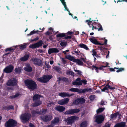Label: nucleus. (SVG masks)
Masks as SVG:
<instances>
[{
  "instance_id": "338daca9",
  "label": "nucleus",
  "mask_w": 127,
  "mask_h": 127,
  "mask_svg": "<svg viewBox=\"0 0 127 127\" xmlns=\"http://www.w3.org/2000/svg\"><path fill=\"white\" fill-rule=\"evenodd\" d=\"M38 52L41 53H43V50H38Z\"/></svg>"
},
{
  "instance_id": "4d7b16f0",
  "label": "nucleus",
  "mask_w": 127,
  "mask_h": 127,
  "mask_svg": "<svg viewBox=\"0 0 127 127\" xmlns=\"http://www.w3.org/2000/svg\"><path fill=\"white\" fill-rule=\"evenodd\" d=\"M48 31H54V29L52 28H50L48 29Z\"/></svg>"
},
{
  "instance_id": "a19ab883",
  "label": "nucleus",
  "mask_w": 127,
  "mask_h": 127,
  "mask_svg": "<svg viewBox=\"0 0 127 127\" xmlns=\"http://www.w3.org/2000/svg\"><path fill=\"white\" fill-rule=\"evenodd\" d=\"M95 96L94 95H91L89 96L90 100L91 101H93L95 99Z\"/></svg>"
},
{
  "instance_id": "4be33fe9",
  "label": "nucleus",
  "mask_w": 127,
  "mask_h": 127,
  "mask_svg": "<svg viewBox=\"0 0 127 127\" xmlns=\"http://www.w3.org/2000/svg\"><path fill=\"white\" fill-rule=\"evenodd\" d=\"M34 63V64L38 65H41V61L40 59H34L33 60Z\"/></svg>"
},
{
  "instance_id": "5701e85b",
  "label": "nucleus",
  "mask_w": 127,
  "mask_h": 127,
  "mask_svg": "<svg viewBox=\"0 0 127 127\" xmlns=\"http://www.w3.org/2000/svg\"><path fill=\"white\" fill-rule=\"evenodd\" d=\"M65 58L66 59H67L71 61H72L73 62H74L75 59L74 57L70 55H66L65 56Z\"/></svg>"
},
{
  "instance_id": "e433bc0d",
  "label": "nucleus",
  "mask_w": 127,
  "mask_h": 127,
  "mask_svg": "<svg viewBox=\"0 0 127 127\" xmlns=\"http://www.w3.org/2000/svg\"><path fill=\"white\" fill-rule=\"evenodd\" d=\"M26 43H24L23 44L19 45L20 49L21 50H23L26 47Z\"/></svg>"
},
{
  "instance_id": "2eb2a0df",
  "label": "nucleus",
  "mask_w": 127,
  "mask_h": 127,
  "mask_svg": "<svg viewBox=\"0 0 127 127\" xmlns=\"http://www.w3.org/2000/svg\"><path fill=\"white\" fill-rule=\"evenodd\" d=\"M52 118L51 115H45L41 117V118L43 121H48L50 120Z\"/></svg>"
},
{
  "instance_id": "4468645a",
  "label": "nucleus",
  "mask_w": 127,
  "mask_h": 127,
  "mask_svg": "<svg viewBox=\"0 0 127 127\" xmlns=\"http://www.w3.org/2000/svg\"><path fill=\"white\" fill-rule=\"evenodd\" d=\"M80 111L79 109H71L65 112L66 114H70L76 113L79 112Z\"/></svg>"
},
{
  "instance_id": "0e129e2a",
  "label": "nucleus",
  "mask_w": 127,
  "mask_h": 127,
  "mask_svg": "<svg viewBox=\"0 0 127 127\" xmlns=\"http://www.w3.org/2000/svg\"><path fill=\"white\" fill-rule=\"evenodd\" d=\"M105 102H104L102 100L101 101V102H100V104L101 105H105Z\"/></svg>"
},
{
  "instance_id": "e2e57ef3",
  "label": "nucleus",
  "mask_w": 127,
  "mask_h": 127,
  "mask_svg": "<svg viewBox=\"0 0 127 127\" xmlns=\"http://www.w3.org/2000/svg\"><path fill=\"white\" fill-rule=\"evenodd\" d=\"M110 125L109 124H106V125L104 126L103 127H110Z\"/></svg>"
},
{
  "instance_id": "39448f33",
  "label": "nucleus",
  "mask_w": 127,
  "mask_h": 127,
  "mask_svg": "<svg viewBox=\"0 0 127 127\" xmlns=\"http://www.w3.org/2000/svg\"><path fill=\"white\" fill-rule=\"evenodd\" d=\"M78 119L77 117L73 116L65 119V121L66 122L67 125H69L72 124L75 120H78Z\"/></svg>"
},
{
  "instance_id": "f3484780",
  "label": "nucleus",
  "mask_w": 127,
  "mask_h": 127,
  "mask_svg": "<svg viewBox=\"0 0 127 127\" xmlns=\"http://www.w3.org/2000/svg\"><path fill=\"white\" fill-rule=\"evenodd\" d=\"M59 52V50L57 48H53L50 49L48 50V53L49 54L52 53H57Z\"/></svg>"
},
{
  "instance_id": "f03ea898",
  "label": "nucleus",
  "mask_w": 127,
  "mask_h": 127,
  "mask_svg": "<svg viewBox=\"0 0 127 127\" xmlns=\"http://www.w3.org/2000/svg\"><path fill=\"white\" fill-rule=\"evenodd\" d=\"M26 85L29 89L34 90L37 87L36 83L31 80H27L24 81Z\"/></svg>"
},
{
  "instance_id": "423d86ee",
  "label": "nucleus",
  "mask_w": 127,
  "mask_h": 127,
  "mask_svg": "<svg viewBox=\"0 0 127 127\" xmlns=\"http://www.w3.org/2000/svg\"><path fill=\"white\" fill-rule=\"evenodd\" d=\"M52 77V76L47 75L44 76L42 78H37L36 80L42 82L46 83L48 82Z\"/></svg>"
},
{
  "instance_id": "6e6552de",
  "label": "nucleus",
  "mask_w": 127,
  "mask_h": 127,
  "mask_svg": "<svg viewBox=\"0 0 127 127\" xmlns=\"http://www.w3.org/2000/svg\"><path fill=\"white\" fill-rule=\"evenodd\" d=\"M18 82L15 78L9 80L7 83L6 84L8 86H14L17 85Z\"/></svg>"
},
{
  "instance_id": "79ce46f5",
  "label": "nucleus",
  "mask_w": 127,
  "mask_h": 127,
  "mask_svg": "<svg viewBox=\"0 0 127 127\" xmlns=\"http://www.w3.org/2000/svg\"><path fill=\"white\" fill-rule=\"evenodd\" d=\"M60 45L62 46H65L67 45V42H66L62 41L60 43Z\"/></svg>"
},
{
  "instance_id": "09e8293b",
  "label": "nucleus",
  "mask_w": 127,
  "mask_h": 127,
  "mask_svg": "<svg viewBox=\"0 0 127 127\" xmlns=\"http://www.w3.org/2000/svg\"><path fill=\"white\" fill-rule=\"evenodd\" d=\"M66 74L70 75H73L74 74V72L71 71H68L67 72Z\"/></svg>"
},
{
  "instance_id": "72a5a7b5",
  "label": "nucleus",
  "mask_w": 127,
  "mask_h": 127,
  "mask_svg": "<svg viewBox=\"0 0 127 127\" xmlns=\"http://www.w3.org/2000/svg\"><path fill=\"white\" fill-rule=\"evenodd\" d=\"M60 0L64 6V8H65V10H66L67 11H68L65 2L64 1V0Z\"/></svg>"
},
{
  "instance_id": "a878e982",
  "label": "nucleus",
  "mask_w": 127,
  "mask_h": 127,
  "mask_svg": "<svg viewBox=\"0 0 127 127\" xmlns=\"http://www.w3.org/2000/svg\"><path fill=\"white\" fill-rule=\"evenodd\" d=\"M91 89H85L79 90V93H84L86 92H90L91 91Z\"/></svg>"
},
{
  "instance_id": "c85d7f7f",
  "label": "nucleus",
  "mask_w": 127,
  "mask_h": 127,
  "mask_svg": "<svg viewBox=\"0 0 127 127\" xmlns=\"http://www.w3.org/2000/svg\"><path fill=\"white\" fill-rule=\"evenodd\" d=\"M39 113V112L37 110H33L32 112V115L33 116H37Z\"/></svg>"
},
{
  "instance_id": "c03bdc74",
  "label": "nucleus",
  "mask_w": 127,
  "mask_h": 127,
  "mask_svg": "<svg viewBox=\"0 0 127 127\" xmlns=\"http://www.w3.org/2000/svg\"><path fill=\"white\" fill-rule=\"evenodd\" d=\"M110 87V86L109 85H106L104 88L102 89V91H104L105 90H108V89L109 88V87Z\"/></svg>"
},
{
  "instance_id": "b1692460",
  "label": "nucleus",
  "mask_w": 127,
  "mask_h": 127,
  "mask_svg": "<svg viewBox=\"0 0 127 127\" xmlns=\"http://www.w3.org/2000/svg\"><path fill=\"white\" fill-rule=\"evenodd\" d=\"M65 108L63 106H59L56 107L55 109L58 111L63 112Z\"/></svg>"
},
{
  "instance_id": "9d476101",
  "label": "nucleus",
  "mask_w": 127,
  "mask_h": 127,
  "mask_svg": "<svg viewBox=\"0 0 127 127\" xmlns=\"http://www.w3.org/2000/svg\"><path fill=\"white\" fill-rule=\"evenodd\" d=\"M43 43L42 41L41 40L37 43L31 45L29 47L32 49L38 48L41 46Z\"/></svg>"
},
{
  "instance_id": "603ef678",
  "label": "nucleus",
  "mask_w": 127,
  "mask_h": 127,
  "mask_svg": "<svg viewBox=\"0 0 127 127\" xmlns=\"http://www.w3.org/2000/svg\"><path fill=\"white\" fill-rule=\"evenodd\" d=\"M92 52L93 53L92 55L94 57V56H95L97 54L96 52L95 51L93 50H92Z\"/></svg>"
},
{
  "instance_id": "bf43d9fd",
  "label": "nucleus",
  "mask_w": 127,
  "mask_h": 127,
  "mask_svg": "<svg viewBox=\"0 0 127 127\" xmlns=\"http://www.w3.org/2000/svg\"><path fill=\"white\" fill-rule=\"evenodd\" d=\"M54 104L53 103H50L47 104V106L48 107L50 106L51 105H52Z\"/></svg>"
},
{
  "instance_id": "393cba45",
  "label": "nucleus",
  "mask_w": 127,
  "mask_h": 127,
  "mask_svg": "<svg viewBox=\"0 0 127 127\" xmlns=\"http://www.w3.org/2000/svg\"><path fill=\"white\" fill-rule=\"evenodd\" d=\"M120 115V114L119 112H117L116 113L111 115V119L114 120L116 119L117 116H119Z\"/></svg>"
},
{
  "instance_id": "58836bf2",
  "label": "nucleus",
  "mask_w": 127,
  "mask_h": 127,
  "mask_svg": "<svg viewBox=\"0 0 127 127\" xmlns=\"http://www.w3.org/2000/svg\"><path fill=\"white\" fill-rule=\"evenodd\" d=\"M104 109L105 108H99L96 110L97 113H99L102 112L104 110Z\"/></svg>"
},
{
  "instance_id": "412c9836",
  "label": "nucleus",
  "mask_w": 127,
  "mask_h": 127,
  "mask_svg": "<svg viewBox=\"0 0 127 127\" xmlns=\"http://www.w3.org/2000/svg\"><path fill=\"white\" fill-rule=\"evenodd\" d=\"M90 40L93 43L98 45L100 44L98 42L97 40L94 37H92L90 39Z\"/></svg>"
},
{
  "instance_id": "f704fd0d",
  "label": "nucleus",
  "mask_w": 127,
  "mask_h": 127,
  "mask_svg": "<svg viewBox=\"0 0 127 127\" xmlns=\"http://www.w3.org/2000/svg\"><path fill=\"white\" fill-rule=\"evenodd\" d=\"M22 70V68L21 67H18L16 68L15 69V72L16 73L19 74L20 73L21 71Z\"/></svg>"
},
{
  "instance_id": "6ab92c4d",
  "label": "nucleus",
  "mask_w": 127,
  "mask_h": 127,
  "mask_svg": "<svg viewBox=\"0 0 127 127\" xmlns=\"http://www.w3.org/2000/svg\"><path fill=\"white\" fill-rule=\"evenodd\" d=\"M57 37H65L64 38L65 39H69L71 38L70 36H65V33H62L57 34L56 35Z\"/></svg>"
},
{
  "instance_id": "13d9d810",
  "label": "nucleus",
  "mask_w": 127,
  "mask_h": 127,
  "mask_svg": "<svg viewBox=\"0 0 127 127\" xmlns=\"http://www.w3.org/2000/svg\"><path fill=\"white\" fill-rule=\"evenodd\" d=\"M122 1H125L127 2V0H119L117 1V3H118V2Z\"/></svg>"
},
{
  "instance_id": "774afa93",
  "label": "nucleus",
  "mask_w": 127,
  "mask_h": 127,
  "mask_svg": "<svg viewBox=\"0 0 127 127\" xmlns=\"http://www.w3.org/2000/svg\"><path fill=\"white\" fill-rule=\"evenodd\" d=\"M46 112V110H43L42 111V113H45Z\"/></svg>"
},
{
  "instance_id": "6e6d98bb",
  "label": "nucleus",
  "mask_w": 127,
  "mask_h": 127,
  "mask_svg": "<svg viewBox=\"0 0 127 127\" xmlns=\"http://www.w3.org/2000/svg\"><path fill=\"white\" fill-rule=\"evenodd\" d=\"M107 65L105 66H102L100 67H99V68H98L100 70H102L103 68L105 67H107Z\"/></svg>"
},
{
  "instance_id": "9b49d317",
  "label": "nucleus",
  "mask_w": 127,
  "mask_h": 127,
  "mask_svg": "<svg viewBox=\"0 0 127 127\" xmlns=\"http://www.w3.org/2000/svg\"><path fill=\"white\" fill-rule=\"evenodd\" d=\"M95 121L98 124L101 123L104 120V117L102 115L97 116L95 117Z\"/></svg>"
},
{
  "instance_id": "49530a36",
  "label": "nucleus",
  "mask_w": 127,
  "mask_h": 127,
  "mask_svg": "<svg viewBox=\"0 0 127 127\" xmlns=\"http://www.w3.org/2000/svg\"><path fill=\"white\" fill-rule=\"evenodd\" d=\"M15 48L16 47L14 48H13L12 47H11L10 48H8L6 49L5 50V51H13L14 50Z\"/></svg>"
},
{
  "instance_id": "3c124183",
  "label": "nucleus",
  "mask_w": 127,
  "mask_h": 127,
  "mask_svg": "<svg viewBox=\"0 0 127 127\" xmlns=\"http://www.w3.org/2000/svg\"><path fill=\"white\" fill-rule=\"evenodd\" d=\"M60 58L61 60V61L64 64H65L66 63V61L64 58Z\"/></svg>"
},
{
  "instance_id": "cd10ccee",
  "label": "nucleus",
  "mask_w": 127,
  "mask_h": 127,
  "mask_svg": "<svg viewBox=\"0 0 127 127\" xmlns=\"http://www.w3.org/2000/svg\"><path fill=\"white\" fill-rule=\"evenodd\" d=\"M59 121V119L58 117L55 118L52 121V125H54L58 123Z\"/></svg>"
},
{
  "instance_id": "680f3d73",
  "label": "nucleus",
  "mask_w": 127,
  "mask_h": 127,
  "mask_svg": "<svg viewBox=\"0 0 127 127\" xmlns=\"http://www.w3.org/2000/svg\"><path fill=\"white\" fill-rule=\"evenodd\" d=\"M29 126L31 127H35L34 125L31 123L29 125Z\"/></svg>"
},
{
  "instance_id": "ea45409f",
  "label": "nucleus",
  "mask_w": 127,
  "mask_h": 127,
  "mask_svg": "<svg viewBox=\"0 0 127 127\" xmlns=\"http://www.w3.org/2000/svg\"><path fill=\"white\" fill-rule=\"evenodd\" d=\"M53 69L54 70H56L58 72H60L61 69L59 67L56 66H55L53 67Z\"/></svg>"
},
{
  "instance_id": "0eeeda50",
  "label": "nucleus",
  "mask_w": 127,
  "mask_h": 127,
  "mask_svg": "<svg viewBox=\"0 0 127 127\" xmlns=\"http://www.w3.org/2000/svg\"><path fill=\"white\" fill-rule=\"evenodd\" d=\"M17 122L14 120L12 119H9L5 123L6 127H14L16 125Z\"/></svg>"
},
{
  "instance_id": "473e14b6",
  "label": "nucleus",
  "mask_w": 127,
  "mask_h": 127,
  "mask_svg": "<svg viewBox=\"0 0 127 127\" xmlns=\"http://www.w3.org/2000/svg\"><path fill=\"white\" fill-rule=\"evenodd\" d=\"M70 91L72 92H77L79 93V90L77 88H71L69 90Z\"/></svg>"
},
{
  "instance_id": "aec40b11",
  "label": "nucleus",
  "mask_w": 127,
  "mask_h": 127,
  "mask_svg": "<svg viewBox=\"0 0 127 127\" xmlns=\"http://www.w3.org/2000/svg\"><path fill=\"white\" fill-rule=\"evenodd\" d=\"M24 69L25 71L29 72H31L32 70L31 67L30 66V64H25V67Z\"/></svg>"
},
{
  "instance_id": "a211bd4d",
  "label": "nucleus",
  "mask_w": 127,
  "mask_h": 127,
  "mask_svg": "<svg viewBox=\"0 0 127 127\" xmlns=\"http://www.w3.org/2000/svg\"><path fill=\"white\" fill-rule=\"evenodd\" d=\"M81 79L78 78L76 80V81L73 82L72 84L74 85H81L82 83H81Z\"/></svg>"
},
{
  "instance_id": "f8f14e48",
  "label": "nucleus",
  "mask_w": 127,
  "mask_h": 127,
  "mask_svg": "<svg viewBox=\"0 0 127 127\" xmlns=\"http://www.w3.org/2000/svg\"><path fill=\"white\" fill-rule=\"evenodd\" d=\"M13 68V66L10 65L6 67L3 69V71L7 73H9L12 71Z\"/></svg>"
},
{
  "instance_id": "a18cd8bd",
  "label": "nucleus",
  "mask_w": 127,
  "mask_h": 127,
  "mask_svg": "<svg viewBox=\"0 0 127 127\" xmlns=\"http://www.w3.org/2000/svg\"><path fill=\"white\" fill-rule=\"evenodd\" d=\"M74 69L75 72H77V74L80 75H82V72L81 71L77 70L76 69L74 68Z\"/></svg>"
},
{
  "instance_id": "dca6fc26",
  "label": "nucleus",
  "mask_w": 127,
  "mask_h": 127,
  "mask_svg": "<svg viewBox=\"0 0 127 127\" xmlns=\"http://www.w3.org/2000/svg\"><path fill=\"white\" fill-rule=\"evenodd\" d=\"M58 95L60 96L63 97H70L72 96L73 95V94H72L70 95L68 93H66L65 92H64L60 93Z\"/></svg>"
},
{
  "instance_id": "37998d69",
  "label": "nucleus",
  "mask_w": 127,
  "mask_h": 127,
  "mask_svg": "<svg viewBox=\"0 0 127 127\" xmlns=\"http://www.w3.org/2000/svg\"><path fill=\"white\" fill-rule=\"evenodd\" d=\"M110 87V86L109 85H106L104 88L102 89V91H104L105 90H108V89L109 88V87Z\"/></svg>"
},
{
  "instance_id": "864d4df0",
  "label": "nucleus",
  "mask_w": 127,
  "mask_h": 127,
  "mask_svg": "<svg viewBox=\"0 0 127 127\" xmlns=\"http://www.w3.org/2000/svg\"><path fill=\"white\" fill-rule=\"evenodd\" d=\"M116 67H114V68H110L109 69V70L110 71H115V69H118Z\"/></svg>"
},
{
  "instance_id": "20e7f679",
  "label": "nucleus",
  "mask_w": 127,
  "mask_h": 127,
  "mask_svg": "<svg viewBox=\"0 0 127 127\" xmlns=\"http://www.w3.org/2000/svg\"><path fill=\"white\" fill-rule=\"evenodd\" d=\"M40 97V95H35L33 96V100L34 102L33 105V106H37L41 104V101L39 100Z\"/></svg>"
},
{
  "instance_id": "8fccbe9b",
  "label": "nucleus",
  "mask_w": 127,
  "mask_h": 127,
  "mask_svg": "<svg viewBox=\"0 0 127 127\" xmlns=\"http://www.w3.org/2000/svg\"><path fill=\"white\" fill-rule=\"evenodd\" d=\"M93 69H95L96 70V71L97 72H98V69H99V68H98L97 67H96L95 65H93Z\"/></svg>"
},
{
  "instance_id": "1a4fd4ad",
  "label": "nucleus",
  "mask_w": 127,
  "mask_h": 127,
  "mask_svg": "<svg viewBox=\"0 0 127 127\" xmlns=\"http://www.w3.org/2000/svg\"><path fill=\"white\" fill-rule=\"evenodd\" d=\"M85 102V99L83 98H78L75 100L72 104V105L82 104L84 103Z\"/></svg>"
},
{
  "instance_id": "69168bd1",
  "label": "nucleus",
  "mask_w": 127,
  "mask_h": 127,
  "mask_svg": "<svg viewBox=\"0 0 127 127\" xmlns=\"http://www.w3.org/2000/svg\"><path fill=\"white\" fill-rule=\"evenodd\" d=\"M74 52L77 54H79L80 52L78 50H75L74 51Z\"/></svg>"
},
{
  "instance_id": "c756f323",
  "label": "nucleus",
  "mask_w": 127,
  "mask_h": 127,
  "mask_svg": "<svg viewBox=\"0 0 127 127\" xmlns=\"http://www.w3.org/2000/svg\"><path fill=\"white\" fill-rule=\"evenodd\" d=\"M29 57V55H27L24 56V57H22L20 59V60L22 61H26L28 59Z\"/></svg>"
},
{
  "instance_id": "ddd939ff",
  "label": "nucleus",
  "mask_w": 127,
  "mask_h": 127,
  "mask_svg": "<svg viewBox=\"0 0 127 127\" xmlns=\"http://www.w3.org/2000/svg\"><path fill=\"white\" fill-rule=\"evenodd\" d=\"M69 100L68 98H66L59 101L58 103L61 105H63L68 103Z\"/></svg>"
},
{
  "instance_id": "7ed1b4c3",
  "label": "nucleus",
  "mask_w": 127,
  "mask_h": 127,
  "mask_svg": "<svg viewBox=\"0 0 127 127\" xmlns=\"http://www.w3.org/2000/svg\"><path fill=\"white\" fill-rule=\"evenodd\" d=\"M31 115L28 113H25L22 114L20 116V119L23 123L26 122L29 119Z\"/></svg>"
},
{
  "instance_id": "bb28decb",
  "label": "nucleus",
  "mask_w": 127,
  "mask_h": 127,
  "mask_svg": "<svg viewBox=\"0 0 127 127\" xmlns=\"http://www.w3.org/2000/svg\"><path fill=\"white\" fill-rule=\"evenodd\" d=\"M125 124L124 122H121L116 124L115 127H124L125 126Z\"/></svg>"
},
{
  "instance_id": "7c9ffc66",
  "label": "nucleus",
  "mask_w": 127,
  "mask_h": 127,
  "mask_svg": "<svg viewBox=\"0 0 127 127\" xmlns=\"http://www.w3.org/2000/svg\"><path fill=\"white\" fill-rule=\"evenodd\" d=\"M74 62L76 63L79 65H82L83 64V62L79 59H75Z\"/></svg>"
},
{
  "instance_id": "052dcab7",
  "label": "nucleus",
  "mask_w": 127,
  "mask_h": 127,
  "mask_svg": "<svg viewBox=\"0 0 127 127\" xmlns=\"http://www.w3.org/2000/svg\"><path fill=\"white\" fill-rule=\"evenodd\" d=\"M69 51V50H66L65 51H63V53H64V54L65 55V54H66V53L68 52Z\"/></svg>"
},
{
  "instance_id": "2f4dec72",
  "label": "nucleus",
  "mask_w": 127,
  "mask_h": 127,
  "mask_svg": "<svg viewBox=\"0 0 127 127\" xmlns=\"http://www.w3.org/2000/svg\"><path fill=\"white\" fill-rule=\"evenodd\" d=\"M88 124V123L87 122L84 121L81 124L80 127H87Z\"/></svg>"
},
{
  "instance_id": "4c0bfd02",
  "label": "nucleus",
  "mask_w": 127,
  "mask_h": 127,
  "mask_svg": "<svg viewBox=\"0 0 127 127\" xmlns=\"http://www.w3.org/2000/svg\"><path fill=\"white\" fill-rule=\"evenodd\" d=\"M79 46L82 48H83L86 50H88V48L87 47V46L84 44H81L79 45Z\"/></svg>"
},
{
  "instance_id": "c9c22d12",
  "label": "nucleus",
  "mask_w": 127,
  "mask_h": 127,
  "mask_svg": "<svg viewBox=\"0 0 127 127\" xmlns=\"http://www.w3.org/2000/svg\"><path fill=\"white\" fill-rule=\"evenodd\" d=\"M20 95V94L18 93L14 95H12L10 96L11 99L19 97Z\"/></svg>"
},
{
  "instance_id": "f257e3e1",
  "label": "nucleus",
  "mask_w": 127,
  "mask_h": 127,
  "mask_svg": "<svg viewBox=\"0 0 127 127\" xmlns=\"http://www.w3.org/2000/svg\"><path fill=\"white\" fill-rule=\"evenodd\" d=\"M91 20L90 19V20H87L86 21L90 28L93 30L97 29L98 31H102V27L100 24L95 23L94 21H91Z\"/></svg>"
},
{
  "instance_id": "5fc2aeb1",
  "label": "nucleus",
  "mask_w": 127,
  "mask_h": 127,
  "mask_svg": "<svg viewBox=\"0 0 127 127\" xmlns=\"http://www.w3.org/2000/svg\"><path fill=\"white\" fill-rule=\"evenodd\" d=\"M124 70V69L123 68H120L118 69V70H117L116 72H119L120 71H121Z\"/></svg>"
},
{
  "instance_id": "de8ad7c7",
  "label": "nucleus",
  "mask_w": 127,
  "mask_h": 127,
  "mask_svg": "<svg viewBox=\"0 0 127 127\" xmlns=\"http://www.w3.org/2000/svg\"><path fill=\"white\" fill-rule=\"evenodd\" d=\"M81 83H83L84 85H86L87 84V81L86 80H82L81 79Z\"/></svg>"
}]
</instances>
